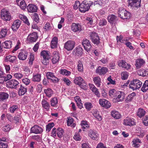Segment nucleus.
<instances>
[{
	"mask_svg": "<svg viewBox=\"0 0 148 148\" xmlns=\"http://www.w3.org/2000/svg\"><path fill=\"white\" fill-rule=\"evenodd\" d=\"M54 126L53 123H50L46 126V130L48 132H49L51 129Z\"/></svg>",
	"mask_w": 148,
	"mask_h": 148,
	"instance_id": "nucleus-57",
	"label": "nucleus"
},
{
	"mask_svg": "<svg viewBox=\"0 0 148 148\" xmlns=\"http://www.w3.org/2000/svg\"><path fill=\"white\" fill-rule=\"evenodd\" d=\"M71 29L74 32H76L81 30V25L79 23H73Z\"/></svg>",
	"mask_w": 148,
	"mask_h": 148,
	"instance_id": "nucleus-33",
	"label": "nucleus"
},
{
	"mask_svg": "<svg viewBox=\"0 0 148 148\" xmlns=\"http://www.w3.org/2000/svg\"><path fill=\"white\" fill-rule=\"evenodd\" d=\"M92 4L93 2L91 1L84 0L80 4L79 8V11L82 12L88 11Z\"/></svg>",
	"mask_w": 148,
	"mask_h": 148,
	"instance_id": "nucleus-1",
	"label": "nucleus"
},
{
	"mask_svg": "<svg viewBox=\"0 0 148 148\" xmlns=\"http://www.w3.org/2000/svg\"><path fill=\"white\" fill-rule=\"evenodd\" d=\"M19 17L27 25L29 26L30 25V23L28 19L25 16L22 14H20Z\"/></svg>",
	"mask_w": 148,
	"mask_h": 148,
	"instance_id": "nucleus-43",
	"label": "nucleus"
},
{
	"mask_svg": "<svg viewBox=\"0 0 148 148\" xmlns=\"http://www.w3.org/2000/svg\"><path fill=\"white\" fill-rule=\"evenodd\" d=\"M43 130L42 127L38 125H35L31 128L30 132L35 134H40L43 132Z\"/></svg>",
	"mask_w": 148,
	"mask_h": 148,
	"instance_id": "nucleus-12",
	"label": "nucleus"
},
{
	"mask_svg": "<svg viewBox=\"0 0 148 148\" xmlns=\"http://www.w3.org/2000/svg\"><path fill=\"white\" fill-rule=\"evenodd\" d=\"M84 80L83 79L80 77H76L74 80V82L76 84L78 85H81V84Z\"/></svg>",
	"mask_w": 148,
	"mask_h": 148,
	"instance_id": "nucleus-46",
	"label": "nucleus"
},
{
	"mask_svg": "<svg viewBox=\"0 0 148 148\" xmlns=\"http://www.w3.org/2000/svg\"><path fill=\"white\" fill-rule=\"evenodd\" d=\"M46 76L47 79L51 80L54 83L58 82L59 79L55 76L54 73L51 72H47L46 74Z\"/></svg>",
	"mask_w": 148,
	"mask_h": 148,
	"instance_id": "nucleus-13",
	"label": "nucleus"
},
{
	"mask_svg": "<svg viewBox=\"0 0 148 148\" xmlns=\"http://www.w3.org/2000/svg\"><path fill=\"white\" fill-rule=\"evenodd\" d=\"M43 109L46 111H49L51 107L49 103L45 99H43L41 101Z\"/></svg>",
	"mask_w": 148,
	"mask_h": 148,
	"instance_id": "nucleus-20",
	"label": "nucleus"
},
{
	"mask_svg": "<svg viewBox=\"0 0 148 148\" xmlns=\"http://www.w3.org/2000/svg\"><path fill=\"white\" fill-rule=\"evenodd\" d=\"M58 43V38L56 37L53 38L50 44L51 47L52 49H54L57 47Z\"/></svg>",
	"mask_w": 148,
	"mask_h": 148,
	"instance_id": "nucleus-29",
	"label": "nucleus"
},
{
	"mask_svg": "<svg viewBox=\"0 0 148 148\" xmlns=\"http://www.w3.org/2000/svg\"><path fill=\"white\" fill-rule=\"evenodd\" d=\"M145 114V111L142 108H139L138 109L137 112V115L139 117H141L144 116Z\"/></svg>",
	"mask_w": 148,
	"mask_h": 148,
	"instance_id": "nucleus-51",
	"label": "nucleus"
},
{
	"mask_svg": "<svg viewBox=\"0 0 148 148\" xmlns=\"http://www.w3.org/2000/svg\"><path fill=\"white\" fill-rule=\"evenodd\" d=\"M125 94L123 92L118 91L115 97L116 98L114 99V101L115 102L123 101L125 98Z\"/></svg>",
	"mask_w": 148,
	"mask_h": 148,
	"instance_id": "nucleus-9",
	"label": "nucleus"
},
{
	"mask_svg": "<svg viewBox=\"0 0 148 148\" xmlns=\"http://www.w3.org/2000/svg\"><path fill=\"white\" fill-rule=\"evenodd\" d=\"M77 69L79 71L82 72L83 71V67L82 62L79 61L78 62V64L77 65Z\"/></svg>",
	"mask_w": 148,
	"mask_h": 148,
	"instance_id": "nucleus-60",
	"label": "nucleus"
},
{
	"mask_svg": "<svg viewBox=\"0 0 148 148\" xmlns=\"http://www.w3.org/2000/svg\"><path fill=\"white\" fill-rule=\"evenodd\" d=\"M49 54V51H47L43 50L40 52L41 56L43 58H50Z\"/></svg>",
	"mask_w": 148,
	"mask_h": 148,
	"instance_id": "nucleus-41",
	"label": "nucleus"
},
{
	"mask_svg": "<svg viewBox=\"0 0 148 148\" xmlns=\"http://www.w3.org/2000/svg\"><path fill=\"white\" fill-rule=\"evenodd\" d=\"M90 39L94 44L98 45L100 42V39L97 33L92 32L90 34Z\"/></svg>",
	"mask_w": 148,
	"mask_h": 148,
	"instance_id": "nucleus-5",
	"label": "nucleus"
},
{
	"mask_svg": "<svg viewBox=\"0 0 148 148\" xmlns=\"http://www.w3.org/2000/svg\"><path fill=\"white\" fill-rule=\"evenodd\" d=\"M21 21L19 20L14 21L12 26V28L14 31H16L19 28Z\"/></svg>",
	"mask_w": 148,
	"mask_h": 148,
	"instance_id": "nucleus-22",
	"label": "nucleus"
},
{
	"mask_svg": "<svg viewBox=\"0 0 148 148\" xmlns=\"http://www.w3.org/2000/svg\"><path fill=\"white\" fill-rule=\"evenodd\" d=\"M11 128V127L9 124L5 125L2 127L3 130L5 132L9 131L10 130Z\"/></svg>",
	"mask_w": 148,
	"mask_h": 148,
	"instance_id": "nucleus-63",
	"label": "nucleus"
},
{
	"mask_svg": "<svg viewBox=\"0 0 148 148\" xmlns=\"http://www.w3.org/2000/svg\"><path fill=\"white\" fill-rule=\"evenodd\" d=\"M123 124L125 125L132 126L136 125L134 119L129 117H127L123 120Z\"/></svg>",
	"mask_w": 148,
	"mask_h": 148,
	"instance_id": "nucleus-11",
	"label": "nucleus"
},
{
	"mask_svg": "<svg viewBox=\"0 0 148 148\" xmlns=\"http://www.w3.org/2000/svg\"><path fill=\"white\" fill-rule=\"evenodd\" d=\"M27 9L28 12L33 13L37 12L38 8L35 5L29 4L27 6Z\"/></svg>",
	"mask_w": 148,
	"mask_h": 148,
	"instance_id": "nucleus-21",
	"label": "nucleus"
},
{
	"mask_svg": "<svg viewBox=\"0 0 148 148\" xmlns=\"http://www.w3.org/2000/svg\"><path fill=\"white\" fill-rule=\"evenodd\" d=\"M9 97V95L7 93L0 92V101H4L6 100Z\"/></svg>",
	"mask_w": 148,
	"mask_h": 148,
	"instance_id": "nucleus-30",
	"label": "nucleus"
},
{
	"mask_svg": "<svg viewBox=\"0 0 148 148\" xmlns=\"http://www.w3.org/2000/svg\"><path fill=\"white\" fill-rule=\"evenodd\" d=\"M84 49L88 52L90 51L92 47V46L89 40L87 39H83L82 42Z\"/></svg>",
	"mask_w": 148,
	"mask_h": 148,
	"instance_id": "nucleus-8",
	"label": "nucleus"
},
{
	"mask_svg": "<svg viewBox=\"0 0 148 148\" xmlns=\"http://www.w3.org/2000/svg\"><path fill=\"white\" fill-rule=\"evenodd\" d=\"M14 76L16 78L20 79L23 77V75L21 73H17L14 74Z\"/></svg>",
	"mask_w": 148,
	"mask_h": 148,
	"instance_id": "nucleus-61",
	"label": "nucleus"
},
{
	"mask_svg": "<svg viewBox=\"0 0 148 148\" xmlns=\"http://www.w3.org/2000/svg\"><path fill=\"white\" fill-rule=\"evenodd\" d=\"M93 81L95 84L98 87H100L101 83V79L99 76H96L93 78Z\"/></svg>",
	"mask_w": 148,
	"mask_h": 148,
	"instance_id": "nucleus-28",
	"label": "nucleus"
},
{
	"mask_svg": "<svg viewBox=\"0 0 148 148\" xmlns=\"http://www.w3.org/2000/svg\"><path fill=\"white\" fill-rule=\"evenodd\" d=\"M17 4L23 10L25 9L26 5L24 0H16Z\"/></svg>",
	"mask_w": 148,
	"mask_h": 148,
	"instance_id": "nucleus-26",
	"label": "nucleus"
},
{
	"mask_svg": "<svg viewBox=\"0 0 148 148\" xmlns=\"http://www.w3.org/2000/svg\"><path fill=\"white\" fill-rule=\"evenodd\" d=\"M58 101L56 97L52 98L50 101L51 105V106L55 107L58 103Z\"/></svg>",
	"mask_w": 148,
	"mask_h": 148,
	"instance_id": "nucleus-49",
	"label": "nucleus"
},
{
	"mask_svg": "<svg viewBox=\"0 0 148 148\" xmlns=\"http://www.w3.org/2000/svg\"><path fill=\"white\" fill-rule=\"evenodd\" d=\"M90 89L98 97H100V94L98 89L94 85H91Z\"/></svg>",
	"mask_w": 148,
	"mask_h": 148,
	"instance_id": "nucleus-35",
	"label": "nucleus"
},
{
	"mask_svg": "<svg viewBox=\"0 0 148 148\" xmlns=\"http://www.w3.org/2000/svg\"><path fill=\"white\" fill-rule=\"evenodd\" d=\"M27 91V87L26 86L21 85L19 88L18 91V94L19 96H22L24 95Z\"/></svg>",
	"mask_w": 148,
	"mask_h": 148,
	"instance_id": "nucleus-25",
	"label": "nucleus"
},
{
	"mask_svg": "<svg viewBox=\"0 0 148 148\" xmlns=\"http://www.w3.org/2000/svg\"><path fill=\"white\" fill-rule=\"evenodd\" d=\"M6 141V139L4 137L0 138V148H8V145L1 141L5 142Z\"/></svg>",
	"mask_w": 148,
	"mask_h": 148,
	"instance_id": "nucleus-40",
	"label": "nucleus"
},
{
	"mask_svg": "<svg viewBox=\"0 0 148 148\" xmlns=\"http://www.w3.org/2000/svg\"><path fill=\"white\" fill-rule=\"evenodd\" d=\"M121 78L123 80L127 79L128 77V73L126 71L123 72L121 74Z\"/></svg>",
	"mask_w": 148,
	"mask_h": 148,
	"instance_id": "nucleus-58",
	"label": "nucleus"
},
{
	"mask_svg": "<svg viewBox=\"0 0 148 148\" xmlns=\"http://www.w3.org/2000/svg\"><path fill=\"white\" fill-rule=\"evenodd\" d=\"M108 71V69L104 67L99 66L96 70V72L100 75H104Z\"/></svg>",
	"mask_w": 148,
	"mask_h": 148,
	"instance_id": "nucleus-14",
	"label": "nucleus"
},
{
	"mask_svg": "<svg viewBox=\"0 0 148 148\" xmlns=\"http://www.w3.org/2000/svg\"><path fill=\"white\" fill-rule=\"evenodd\" d=\"M34 20L36 23H39V18L38 14L35 13L33 16Z\"/></svg>",
	"mask_w": 148,
	"mask_h": 148,
	"instance_id": "nucleus-62",
	"label": "nucleus"
},
{
	"mask_svg": "<svg viewBox=\"0 0 148 148\" xmlns=\"http://www.w3.org/2000/svg\"><path fill=\"white\" fill-rule=\"evenodd\" d=\"M1 18L5 21H9L10 20L11 16L8 11L1 12Z\"/></svg>",
	"mask_w": 148,
	"mask_h": 148,
	"instance_id": "nucleus-17",
	"label": "nucleus"
},
{
	"mask_svg": "<svg viewBox=\"0 0 148 148\" xmlns=\"http://www.w3.org/2000/svg\"><path fill=\"white\" fill-rule=\"evenodd\" d=\"M16 56L9 55L6 57L5 60L6 61L13 63L16 62Z\"/></svg>",
	"mask_w": 148,
	"mask_h": 148,
	"instance_id": "nucleus-34",
	"label": "nucleus"
},
{
	"mask_svg": "<svg viewBox=\"0 0 148 148\" xmlns=\"http://www.w3.org/2000/svg\"><path fill=\"white\" fill-rule=\"evenodd\" d=\"M44 92L46 94L47 97H50L53 95V91L50 88H48L47 89H45Z\"/></svg>",
	"mask_w": 148,
	"mask_h": 148,
	"instance_id": "nucleus-42",
	"label": "nucleus"
},
{
	"mask_svg": "<svg viewBox=\"0 0 148 148\" xmlns=\"http://www.w3.org/2000/svg\"><path fill=\"white\" fill-rule=\"evenodd\" d=\"M8 30L7 28L2 29L0 32V38H2L5 37L7 34Z\"/></svg>",
	"mask_w": 148,
	"mask_h": 148,
	"instance_id": "nucleus-45",
	"label": "nucleus"
},
{
	"mask_svg": "<svg viewBox=\"0 0 148 148\" xmlns=\"http://www.w3.org/2000/svg\"><path fill=\"white\" fill-rule=\"evenodd\" d=\"M41 77L40 74L34 73L33 74L32 80L34 82H39L41 80Z\"/></svg>",
	"mask_w": 148,
	"mask_h": 148,
	"instance_id": "nucleus-27",
	"label": "nucleus"
},
{
	"mask_svg": "<svg viewBox=\"0 0 148 148\" xmlns=\"http://www.w3.org/2000/svg\"><path fill=\"white\" fill-rule=\"evenodd\" d=\"M118 14L119 16L123 19H129L130 18L131 15L130 13L121 8H119Z\"/></svg>",
	"mask_w": 148,
	"mask_h": 148,
	"instance_id": "nucleus-3",
	"label": "nucleus"
},
{
	"mask_svg": "<svg viewBox=\"0 0 148 148\" xmlns=\"http://www.w3.org/2000/svg\"><path fill=\"white\" fill-rule=\"evenodd\" d=\"M117 92V91H116L115 89H111L110 90L109 92V95L112 97H115Z\"/></svg>",
	"mask_w": 148,
	"mask_h": 148,
	"instance_id": "nucleus-55",
	"label": "nucleus"
},
{
	"mask_svg": "<svg viewBox=\"0 0 148 148\" xmlns=\"http://www.w3.org/2000/svg\"><path fill=\"white\" fill-rule=\"evenodd\" d=\"M74 120L71 117H69L67 118V124L68 126H71L72 127H74L75 126V124L73 123Z\"/></svg>",
	"mask_w": 148,
	"mask_h": 148,
	"instance_id": "nucleus-38",
	"label": "nucleus"
},
{
	"mask_svg": "<svg viewBox=\"0 0 148 148\" xmlns=\"http://www.w3.org/2000/svg\"><path fill=\"white\" fill-rule=\"evenodd\" d=\"M142 85V83L141 81L138 79H136L131 81L129 85V87L130 89L134 90L140 88Z\"/></svg>",
	"mask_w": 148,
	"mask_h": 148,
	"instance_id": "nucleus-2",
	"label": "nucleus"
},
{
	"mask_svg": "<svg viewBox=\"0 0 148 148\" xmlns=\"http://www.w3.org/2000/svg\"><path fill=\"white\" fill-rule=\"evenodd\" d=\"M28 54V53L25 50H22L19 52L18 55V59L22 60H25L27 57Z\"/></svg>",
	"mask_w": 148,
	"mask_h": 148,
	"instance_id": "nucleus-16",
	"label": "nucleus"
},
{
	"mask_svg": "<svg viewBox=\"0 0 148 148\" xmlns=\"http://www.w3.org/2000/svg\"><path fill=\"white\" fill-rule=\"evenodd\" d=\"M148 90V80H146L141 88V90L143 92H145Z\"/></svg>",
	"mask_w": 148,
	"mask_h": 148,
	"instance_id": "nucleus-47",
	"label": "nucleus"
},
{
	"mask_svg": "<svg viewBox=\"0 0 148 148\" xmlns=\"http://www.w3.org/2000/svg\"><path fill=\"white\" fill-rule=\"evenodd\" d=\"M53 54V56L52 59V62L53 64H55L58 62L60 59V57L59 53L56 51H54Z\"/></svg>",
	"mask_w": 148,
	"mask_h": 148,
	"instance_id": "nucleus-23",
	"label": "nucleus"
},
{
	"mask_svg": "<svg viewBox=\"0 0 148 148\" xmlns=\"http://www.w3.org/2000/svg\"><path fill=\"white\" fill-rule=\"evenodd\" d=\"M111 115L114 118L118 119L121 118V116L119 112L116 110H113L111 112Z\"/></svg>",
	"mask_w": 148,
	"mask_h": 148,
	"instance_id": "nucleus-37",
	"label": "nucleus"
},
{
	"mask_svg": "<svg viewBox=\"0 0 148 148\" xmlns=\"http://www.w3.org/2000/svg\"><path fill=\"white\" fill-rule=\"evenodd\" d=\"M75 44L74 41L69 40L64 44V48L68 51H71L74 47Z\"/></svg>",
	"mask_w": 148,
	"mask_h": 148,
	"instance_id": "nucleus-7",
	"label": "nucleus"
},
{
	"mask_svg": "<svg viewBox=\"0 0 148 148\" xmlns=\"http://www.w3.org/2000/svg\"><path fill=\"white\" fill-rule=\"evenodd\" d=\"M118 65L119 66H121L127 70H128L130 69V65L127 63L125 60H122L119 63Z\"/></svg>",
	"mask_w": 148,
	"mask_h": 148,
	"instance_id": "nucleus-24",
	"label": "nucleus"
},
{
	"mask_svg": "<svg viewBox=\"0 0 148 148\" xmlns=\"http://www.w3.org/2000/svg\"><path fill=\"white\" fill-rule=\"evenodd\" d=\"M81 125L82 126V128L84 131H85V129L88 128L89 127L88 123L86 121L83 120L82 121Z\"/></svg>",
	"mask_w": 148,
	"mask_h": 148,
	"instance_id": "nucleus-44",
	"label": "nucleus"
},
{
	"mask_svg": "<svg viewBox=\"0 0 148 148\" xmlns=\"http://www.w3.org/2000/svg\"><path fill=\"white\" fill-rule=\"evenodd\" d=\"M107 21L104 18H102L100 19L99 23V25L100 26L102 27L107 25Z\"/></svg>",
	"mask_w": 148,
	"mask_h": 148,
	"instance_id": "nucleus-53",
	"label": "nucleus"
},
{
	"mask_svg": "<svg viewBox=\"0 0 148 148\" xmlns=\"http://www.w3.org/2000/svg\"><path fill=\"white\" fill-rule=\"evenodd\" d=\"M60 73L61 74L67 76L70 75L71 73L70 71L65 69H61L60 71Z\"/></svg>",
	"mask_w": 148,
	"mask_h": 148,
	"instance_id": "nucleus-56",
	"label": "nucleus"
},
{
	"mask_svg": "<svg viewBox=\"0 0 148 148\" xmlns=\"http://www.w3.org/2000/svg\"><path fill=\"white\" fill-rule=\"evenodd\" d=\"M85 108L88 111H90L93 107V106L91 103L90 102H86L84 104Z\"/></svg>",
	"mask_w": 148,
	"mask_h": 148,
	"instance_id": "nucleus-54",
	"label": "nucleus"
},
{
	"mask_svg": "<svg viewBox=\"0 0 148 148\" xmlns=\"http://www.w3.org/2000/svg\"><path fill=\"white\" fill-rule=\"evenodd\" d=\"M128 6L134 9L138 8L140 6L141 0H128Z\"/></svg>",
	"mask_w": 148,
	"mask_h": 148,
	"instance_id": "nucleus-4",
	"label": "nucleus"
},
{
	"mask_svg": "<svg viewBox=\"0 0 148 148\" xmlns=\"http://www.w3.org/2000/svg\"><path fill=\"white\" fill-rule=\"evenodd\" d=\"M29 60L28 62L29 64L31 65H32L33 64V61H34V55L32 54H31L29 56Z\"/></svg>",
	"mask_w": 148,
	"mask_h": 148,
	"instance_id": "nucleus-59",
	"label": "nucleus"
},
{
	"mask_svg": "<svg viewBox=\"0 0 148 148\" xmlns=\"http://www.w3.org/2000/svg\"><path fill=\"white\" fill-rule=\"evenodd\" d=\"M117 17L115 15L112 14L109 15L108 17V22L111 24H113L116 22Z\"/></svg>",
	"mask_w": 148,
	"mask_h": 148,
	"instance_id": "nucleus-32",
	"label": "nucleus"
},
{
	"mask_svg": "<svg viewBox=\"0 0 148 148\" xmlns=\"http://www.w3.org/2000/svg\"><path fill=\"white\" fill-rule=\"evenodd\" d=\"M31 138L38 142H40L41 140L40 137L38 135L32 136L31 137Z\"/></svg>",
	"mask_w": 148,
	"mask_h": 148,
	"instance_id": "nucleus-64",
	"label": "nucleus"
},
{
	"mask_svg": "<svg viewBox=\"0 0 148 148\" xmlns=\"http://www.w3.org/2000/svg\"><path fill=\"white\" fill-rule=\"evenodd\" d=\"M135 65L136 69H139L141 67L143 66L145 64V62L143 59H138L136 60Z\"/></svg>",
	"mask_w": 148,
	"mask_h": 148,
	"instance_id": "nucleus-19",
	"label": "nucleus"
},
{
	"mask_svg": "<svg viewBox=\"0 0 148 148\" xmlns=\"http://www.w3.org/2000/svg\"><path fill=\"white\" fill-rule=\"evenodd\" d=\"M38 38L37 33L34 32L30 34L27 37V40L31 42H35Z\"/></svg>",
	"mask_w": 148,
	"mask_h": 148,
	"instance_id": "nucleus-10",
	"label": "nucleus"
},
{
	"mask_svg": "<svg viewBox=\"0 0 148 148\" xmlns=\"http://www.w3.org/2000/svg\"><path fill=\"white\" fill-rule=\"evenodd\" d=\"M93 115L98 121H101V120L102 117L99 114V112L95 110L93 112Z\"/></svg>",
	"mask_w": 148,
	"mask_h": 148,
	"instance_id": "nucleus-48",
	"label": "nucleus"
},
{
	"mask_svg": "<svg viewBox=\"0 0 148 148\" xmlns=\"http://www.w3.org/2000/svg\"><path fill=\"white\" fill-rule=\"evenodd\" d=\"M98 134L93 130H90L89 132V136L93 140L97 139Z\"/></svg>",
	"mask_w": 148,
	"mask_h": 148,
	"instance_id": "nucleus-31",
	"label": "nucleus"
},
{
	"mask_svg": "<svg viewBox=\"0 0 148 148\" xmlns=\"http://www.w3.org/2000/svg\"><path fill=\"white\" fill-rule=\"evenodd\" d=\"M136 96V93L133 92L129 95L126 98L125 100L126 103H128L131 101L133 99L134 97Z\"/></svg>",
	"mask_w": 148,
	"mask_h": 148,
	"instance_id": "nucleus-39",
	"label": "nucleus"
},
{
	"mask_svg": "<svg viewBox=\"0 0 148 148\" xmlns=\"http://www.w3.org/2000/svg\"><path fill=\"white\" fill-rule=\"evenodd\" d=\"M19 82L15 79L10 80L6 83L7 85L11 88H16L19 86Z\"/></svg>",
	"mask_w": 148,
	"mask_h": 148,
	"instance_id": "nucleus-6",
	"label": "nucleus"
},
{
	"mask_svg": "<svg viewBox=\"0 0 148 148\" xmlns=\"http://www.w3.org/2000/svg\"><path fill=\"white\" fill-rule=\"evenodd\" d=\"M64 132V130L62 128H58L57 135L59 138H61L63 136Z\"/></svg>",
	"mask_w": 148,
	"mask_h": 148,
	"instance_id": "nucleus-52",
	"label": "nucleus"
},
{
	"mask_svg": "<svg viewBox=\"0 0 148 148\" xmlns=\"http://www.w3.org/2000/svg\"><path fill=\"white\" fill-rule=\"evenodd\" d=\"M12 42L10 40L6 41L4 42L3 46L4 47L7 49H10L11 47Z\"/></svg>",
	"mask_w": 148,
	"mask_h": 148,
	"instance_id": "nucleus-50",
	"label": "nucleus"
},
{
	"mask_svg": "<svg viewBox=\"0 0 148 148\" xmlns=\"http://www.w3.org/2000/svg\"><path fill=\"white\" fill-rule=\"evenodd\" d=\"M138 75L143 77H145L148 75V70L140 69L138 71Z\"/></svg>",
	"mask_w": 148,
	"mask_h": 148,
	"instance_id": "nucleus-36",
	"label": "nucleus"
},
{
	"mask_svg": "<svg viewBox=\"0 0 148 148\" xmlns=\"http://www.w3.org/2000/svg\"><path fill=\"white\" fill-rule=\"evenodd\" d=\"M83 49L78 46L75 47L72 51V53L74 55L79 56L82 54Z\"/></svg>",
	"mask_w": 148,
	"mask_h": 148,
	"instance_id": "nucleus-18",
	"label": "nucleus"
},
{
	"mask_svg": "<svg viewBox=\"0 0 148 148\" xmlns=\"http://www.w3.org/2000/svg\"><path fill=\"white\" fill-rule=\"evenodd\" d=\"M99 103L101 106L107 109L109 108L111 105L110 102L104 99H100Z\"/></svg>",
	"mask_w": 148,
	"mask_h": 148,
	"instance_id": "nucleus-15",
	"label": "nucleus"
}]
</instances>
